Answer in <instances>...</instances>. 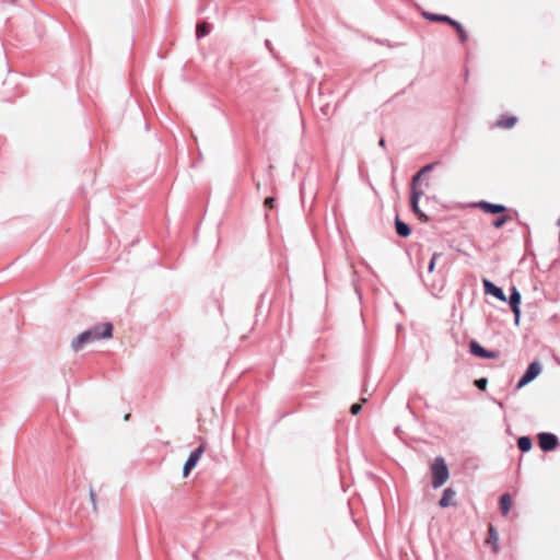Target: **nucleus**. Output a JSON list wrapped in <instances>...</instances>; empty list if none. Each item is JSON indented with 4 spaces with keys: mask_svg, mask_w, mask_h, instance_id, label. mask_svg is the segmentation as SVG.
<instances>
[{
    "mask_svg": "<svg viewBox=\"0 0 560 560\" xmlns=\"http://www.w3.org/2000/svg\"><path fill=\"white\" fill-rule=\"evenodd\" d=\"M504 222H505V218H501V219L497 220V221L493 223V225H494L495 228H501V226L504 224Z\"/></svg>",
    "mask_w": 560,
    "mask_h": 560,
    "instance_id": "nucleus-21",
    "label": "nucleus"
},
{
    "mask_svg": "<svg viewBox=\"0 0 560 560\" xmlns=\"http://www.w3.org/2000/svg\"><path fill=\"white\" fill-rule=\"evenodd\" d=\"M101 492H89V500L90 502L92 503L93 505V510L94 511H97L98 508H97V502L101 501V498H100V494Z\"/></svg>",
    "mask_w": 560,
    "mask_h": 560,
    "instance_id": "nucleus-18",
    "label": "nucleus"
},
{
    "mask_svg": "<svg viewBox=\"0 0 560 560\" xmlns=\"http://www.w3.org/2000/svg\"><path fill=\"white\" fill-rule=\"evenodd\" d=\"M470 351L472 354L480 357V358H486V359L497 358V354L494 352L486 350L476 341L470 342Z\"/></svg>",
    "mask_w": 560,
    "mask_h": 560,
    "instance_id": "nucleus-10",
    "label": "nucleus"
},
{
    "mask_svg": "<svg viewBox=\"0 0 560 560\" xmlns=\"http://www.w3.org/2000/svg\"><path fill=\"white\" fill-rule=\"evenodd\" d=\"M541 372V365L538 362H533L528 365L526 372L517 383V388H522L525 385L534 381Z\"/></svg>",
    "mask_w": 560,
    "mask_h": 560,
    "instance_id": "nucleus-4",
    "label": "nucleus"
},
{
    "mask_svg": "<svg viewBox=\"0 0 560 560\" xmlns=\"http://www.w3.org/2000/svg\"><path fill=\"white\" fill-rule=\"evenodd\" d=\"M205 448L202 445L195 448L188 456L186 463L184 464L183 474L187 476L191 469H194L200 459Z\"/></svg>",
    "mask_w": 560,
    "mask_h": 560,
    "instance_id": "nucleus-6",
    "label": "nucleus"
},
{
    "mask_svg": "<svg viewBox=\"0 0 560 560\" xmlns=\"http://www.w3.org/2000/svg\"><path fill=\"white\" fill-rule=\"evenodd\" d=\"M439 505L443 509L456 508L458 505L456 492H443L439 499Z\"/></svg>",
    "mask_w": 560,
    "mask_h": 560,
    "instance_id": "nucleus-9",
    "label": "nucleus"
},
{
    "mask_svg": "<svg viewBox=\"0 0 560 560\" xmlns=\"http://www.w3.org/2000/svg\"><path fill=\"white\" fill-rule=\"evenodd\" d=\"M432 483L434 488L442 487L450 477L448 468L442 457H436L431 465Z\"/></svg>",
    "mask_w": 560,
    "mask_h": 560,
    "instance_id": "nucleus-3",
    "label": "nucleus"
},
{
    "mask_svg": "<svg viewBox=\"0 0 560 560\" xmlns=\"http://www.w3.org/2000/svg\"><path fill=\"white\" fill-rule=\"evenodd\" d=\"M558 224H560V218H559Z\"/></svg>",
    "mask_w": 560,
    "mask_h": 560,
    "instance_id": "nucleus-26",
    "label": "nucleus"
},
{
    "mask_svg": "<svg viewBox=\"0 0 560 560\" xmlns=\"http://www.w3.org/2000/svg\"><path fill=\"white\" fill-rule=\"evenodd\" d=\"M521 300H522V296H521L520 291L516 289V287H512L509 302H510L511 308L514 313L516 325H520V319H521V307H520Z\"/></svg>",
    "mask_w": 560,
    "mask_h": 560,
    "instance_id": "nucleus-5",
    "label": "nucleus"
},
{
    "mask_svg": "<svg viewBox=\"0 0 560 560\" xmlns=\"http://www.w3.org/2000/svg\"><path fill=\"white\" fill-rule=\"evenodd\" d=\"M113 335V325L110 323L96 324L93 327L79 334L71 341V349L74 352L82 350L86 345L98 341L101 339H108Z\"/></svg>",
    "mask_w": 560,
    "mask_h": 560,
    "instance_id": "nucleus-1",
    "label": "nucleus"
},
{
    "mask_svg": "<svg viewBox=\"0 0 560 560\" xmlns=\"http://www.w3.org/2000/svg\"><path fill=\"white\" fill-rule=\"evenodd\" d=\"M423 15L425 19L431 20V21H444V22L451 23L453 26H455L457 28L462 38L464 39L462 26L456 21L451 20L446 15H436V14H431V13H423Z\"/></svg>",
    "mask_w": 560,
    "mask_h": 560,
    "instance_id": "nucleus-11",
    "label": "nucleus"
},
{
    "mask_svg": "<svg viewBox=\"0 0 560 560\" xmlns=\"http://www.w3.org/2000/svg\"><path fill=\"white\" fill-rule=\"evenodd\" d=\"M558 444L557 436L551 433H540L539 434V446L544 451H551L556 448Z\"/></svg>",
    "mask_w": 560,
    "mask_h": 560,
    "instance_id": "nucleus-8",
    "label": "nucleus"
},
{
    "mask_svg": "<svg viewBox=\"0 0 560 560\" xmlns=\"http://www.w3.org/2000/svg\"><path fill=\"white\" fill-rule=\"evenodd\" d=\"M273 201H275L273 198H267L266 201H265V205L268 206V207H271Z\"/></svg>",
    "mask_w": 560,
    "mask_h": 560,
    "instance_id": "nucleus-24",
    "label": "nucleus"
},
{
    "mask_svg": "<svg viewBox=\"0 0 560 560\" xmlns=\"http://www.w3.org/2000/svg\"><path fill=\"white\" fill-rule=\"evenodd\" d=\"M512 505V498L509 493H505L500 499V509L503 515L508 514Z\"/></svg>",
    "mask_w": 560,
    "mask_h": 560,
    "instance_id": "nucleus-14",
    "label": "nucleus"
},
{
    "mask_svg": "<svg viewBox=\"0 0 560 560\" xmlns=\"http://www.w3.org/2000/svg\"><path fill=\"white\" fill-rule=\"evenodd\" d=\"M129 417H130V415H126V416H125V420H128V419H129Z\"/></svg>",
    "mask_w": 560,
    "mask_h": 560,
    "instance_id": "nucleus-25",
    "label": "nucleus"
},
{
    "mask_svg": "<svg viewBox=\"0 0 560 560\" xmlns=\"http://www.w3.org/2000/svg\"><path fill=\"white\" fill-rule=\"evenodd\" d=\"M429 167L423 168L417 176H415L412 182V189H411V196H410V203L412 207V210L421 219L422 221H427L428 217L420 210L419 208V199L420 197L424 196V190L421 187L420 178L423 172H425Z\"/></svg>",
    "mask_w": 560,
    "mask_h": 560,
    "instance_id": "nucleus-2",
    "label": "nucleus"
},
{
    "mask_svg": "<svg viewBox=\"0 0 560 560\" xmlns=\"http://www.w3.org/2000/svg\"><path fill=\"white\" fill-rule=\"evenodd\" d=\"M517 445L521 451L528 452L532 448V441L527 436H522L518 439Z\"/></svg>",
    "mask_w": 560,
    "mask_h": 560,
    "instance_id": "nucleus-17",
    "label": "nucleus"
},
{
    "mask_svg": "<svg viewBox=\"0 0 560 560\" xmlns=\"http://www.w3.org/2000/svg\"><path fill=\"white\" fill-rule=\"evenodd\" d=\"M515 120H516L515 118H511L506 121V124L504 126L510 128L515 124Z\"/></svg>",
    "mask_w": 560,
    "mask_h": 560,
    "instance_id": "nucleus-23",
    "label": "nucleus"
},
{
    "mask_svg": "<svg viewBox=\"0 0 560 560\" xmlns=\"http://www.w3.org/2000/svg\"><path fill=\"white\" fill-rule=\"evenodd\" d=\"M475 384L479 389L485 390L487 388L488 381L486 378H479Z\"/></svg>",
    "mask_w": 560,
    "mask_h": 560,
    "instance_id": "nucleus-19",
    "label": "nucleus"
},
{
    "mask_svg": "<svg viewBox=\"0 0 560 560\" xmlns=\"http://www.w3.org/2000/svg\"><path fill=\"white\" fill-rule=\"evenodd\" d=\"M362 405L361 404H354L351 406V413L357 415L361 410Z\"/></svg>",
    "mask_w": 560,
    "mask_h": 560,
    "instance_id": "nucleus-20",
    "label": "nucleus"
},
{
    "mask_svg": "<svg viewBox=\"0 0 560 560\" xmlns=\"http://www.w3.org/2000/svg\"><path fill=\"white\" fill-rule=\"evenodd\" d=\"M486 294L492 295L501 302H506V296L501 288L497 287L491 281L485 279L482 281Z\"/></svg>",
    "mask_w": 560,
    "mask_h": 560,
    "instance_id": "nucleus-7",
    "label": "nucleus"
},
{
    "mask_svg": "<svg viewBox=\"0 0 560 560\" xmlns=\"http://www.w3.org/2000/svg\"><path fill=\"white\" fill-rule=\"evenodd\" d=\"M395 225H396V231L400 236L407 237L410 235L409 226L406 223H404L402 221H400L398 218L396 219Z\"/></svg>",
    "mask_w": 560,
    "mask_h": 560,
    "instance_id": "nucleus-16",
    "label": "nucleus"
},
{
    "mask_svg": "<svg viewBox=\"0 0 560 560\" xmlns=\"http://www.w3.org/2000/svg\"><path fill=\"white\" fill-rule=\"evenodd\" d=\"M486 542L491 546L492 551L494 553H498L500 551L499 534L492 525L489 526V537L486 540Z\"/></svg>",
    "mask_w": 560,
    "mask_h": 560,
    "instance_id": "nucleus-12",
    "label": "nucleus"
},
{
    "mask_svg": "<svg viewBox=\"0 0 560 560\" xmlns=\"http://www.w3.org/2000/svg\"><path fill=\"white\" fill-rule=\"evenodd\" d=\"M210 32L211 25L206 21L199 22L196 26V36L198 39L207 36Z\"/></svg>",
    "mask_w": 560,
    "mask_h": 560,
    "instance_id": "nucleus-13",
    "label": "nucleus"
},
{
    "mask_svg": "<svg viewBox=\"0 0 560 560\" xmlns=\"http://www.w3.org/2000/svg\"><path fill=\"white\" fill-rule=\"evenodd\" d=\"M435 257L436 255L433 256L432 260L430 261V265H429V271L432 272L435 268Z\"/></svg>",
    "mask_w": 560,
    "mask_h": 560,
    "instance_id": "nucleus-22",
    "label": "nucleus"
},
{
    "mask_svg": "<svg viewBox=\"0 0 560 560\" xmlns=\"http://www.w3.org/2000/svg\"><path fill=\"white\" fill-rule=\"evenodd\" d=\"M480 207L487 211V212H490V213H501L505 210V207L504 206H501V205H494V203H489V202H481L480 203Z\"/></svg>",
    "mask_w": 560,
    "mask_h": 560,
    "instance_id": "nucleus-15",
    "label": "nucleus"
}]
</instances>
